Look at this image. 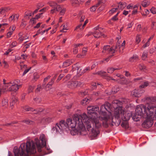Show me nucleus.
I'll use <instances>...</instances> for the list:
<instances>
[{"instance_id":"obj_17","label":"nucleus","mask_w":156,"mask_h":156,"mask_svg":"<svg viewBox=\"0 0 156 156\" xmlns=\"http://www.w3.org/2000/svg\"><path fill=\"white\" fill-rule=\"evenodd\" d=\"M67 86L72 89H75L76 87V81L69 82L67 83Z\"/></svg>"},{"instance_id":"obj_40","label":"nucleus","mask_w":156,"mask_h":156,"mask_svg":"<svg viewBox=\"0 0 156 156\" xmlns=\"http://www.w3.org/2000/svg\"><path fill=\"white\" fill-rule=\"evenodd\" d=\"M81 71V69L80 67L77 68V74L79 76L81 75L83 73V72Z\"/></svg>"},{"instance_id":"obj_57","label":"nucleus","mask_w":156,"mask_h":156,"mask_svg":"<svg viewBox=\"0 0 156 156\" xmlns=\"http://www.w3.org/2000/svg\"><path fill=\"white\" fill-rule=\"evenodd\" d=\"M64 76V75L63 74H61L59 76L57 80H56L57 82H58V81L60 80L62 77Z\"/></svg>"},{"instance_id":"obj_34","label":"nucleus","mask_w":156,"mask_h":156,"mask_svg":"<svg viewBox=\"0 0 156 156\" xmlns=\"http://www.w3.org/2000/svg\"><path fill=\"white\" fill-rule=\"evenodd\" d=\"M149 85V83L148 82H145L143 84H142L139 87L140 88H144Z\"/></svg>"},{"instance_id":"obj_23","label":"nucleus","mask_w":156,"mask_h":156,"mask_svg":"<svg viewBox=\"0 0 156 156\" xmlns=\"http://www.w3.org/2000/svg\"><path fill=\"white\" fill-rule=\"evenodd\" d=\"M40 139L41 141V144L43 146H45L46 145V140L45 136L44 135H41L40 137Z\"/></svg>"},{"instance_id":"obj_24","label":"nucleus","mask_w":156,"mask_h":156,"mask_svg":"<svg viewBox=\"0 0 156 156\" xmlns=\"http://www.w3.org/2000/svg\"><path fill=\"white\" fill-rule=\"evenodd\" d=\"M139 59V57L138 55L135 54L129 59V61L131 62H133L137 61Z\"/></svg>"},{"instance_id":"obj_18","label":"nucleus","mask_w":156,"mask_h":156,"mask_svg":"<svg viewBox=\"0 0 156 156\" xmlns=\"http://www.w3.org/2000/svg\"><path fill=\"white\" fill-rule=\"evenodd\" d=\"M10 10L9 7H2L0 9V14L5 16V13Z\"/></svg>"},{"instance_id":"obj_8","label":"nucleus","mask_w":156,"mask_h":156,"mask_svg":"<svg viewBox=\"0 0 156 156\" xmlns=\"http://www.w3.org/2000/svg\"><path fill=\"white\" fill-rule=\"evenodd\" d=\"M139 116L143 118H146V120L142 123V126L143 127L146 128H149L151 127L152 125L153 122V119L150 117H148L147 115L144 114L143 115L141 116L139 115Z\"/></svg>"},{"instance_id":"obj_45","label":"nucleus","mask_w":156,"mask_h":156,"mask_svg":"<svg viewBox=\"0 0 156 156\" xmlns=\"http://www.w3.org/2000/svg\"><path fill=\"white\" fill-rule=\"evenodd\" d=\"M22 21L20 26L21 27L24 28L26 25V22L23 20H22Z\"/></svg>"},{"instance_id":"obj_15","label":"nucleus","mask_w":156,"mask_h":156,"mask_svg":"<svg viewBox=\"0 0 156 156\" xmlns=\"http://www.w3.org/2000/svg\"><path fill=\"white\" fill-rule=\"evenodd\" d=\"M35 140L36 141V144L37 147L38 151L39 152H40L41 151V148L45 146L42 145V144H41L40 143V141L38 139H35Z\"/></svg>"},{"instance_id":"obj_10","label":"nucleus","mask_w":156,"mask_h":156,"mask_svg":"<svg viewBox=\"0 0 156 156\" xmlns=\"http://www.w3.org/2000/svg\"><path fill=\"white\" fill-rule=\"evenodd\" d=\"M49 5L53 7V9L51 11V13L52 14L57 13L60 11L62 9L61 6L58 5L55 2H50Z\"/></svg>"},{"instance_id":"obj_19","label":"nucleus","mask_w":156,"mask_h":156,"mask_svg":"<svg viewBox=\"0 0 156 156\" xmlns=\"http://www.w3.org/2000/svg\"><path fill=\"white\" fill-rule=\"evenodd\" d=\"M137 68L140 71L146 72L147 69L146 66L143 63L139 64L137 66Z\"/></svg>"},{"instance_id":"obj_42","label":"nucleus","mask_w":156,"mask_h":156,"mask_svg":"<svg viewBox=\"0 0 156 156\" xmlns=\"http://www.w3.org/2000/svg\"><path fill=\"white\" fill-rule=\"evenodd\" d=\"M87 51V47H84L82 49V54L83 55H85Z\"/></svg>"},{"instance_id":"obj_35","label":"nucleus","mask_w":156,"mask_h":156,"mask_svg":"<svg viewBox=\"0 0 156 156\" xmlns=\"http://www.w3.org/2000/svg\"><path fill=\"white\" fill-rule=\"evenodd\" d=\"M141 35L140 34H137L136 37V41L138 44L141 41Z\"/></svg>"},{"instance_id":"obj_9","label":"nucleus","mask_w":156,"mask_h":156,"mask_svg":"<svg viewBox=\"0 0 156 156\" xmlns=\"http://www.w3.org/2000/svg\"><path fill=\"white\" fill-rule=\"evenodd\" d=\"M18 80H17L7 83V84L10 86L8 89L9 91L16 92L18 90L19 87H21V85H18Z\"/></svg>"},{"instance_id":"obj_3","label":"nucleus","mask_w":156,"mask_h":156,"mask_svg":"<svg viewBox=\"0 0 156 156\" xmlns=\"http://www.w3.org/2000/svg\"><path fill=\"white\" fill-rule=\"evenodd\" d=\"M87 109L89 116V117H87V122H90L91 126H92L91 134L93 136L95 137L99 134V132L98 129L101 126L99 120L98 114L95 112L99 111V108L98 106H89Z\"/></svg>"},{"instance_id":"obj_50","label":"nucleus","mask_w":156,"mask_h":156,"mask_svg":"<svg viewBox=\"0 0 156 156\" xmlns=\"http://www.w3.org/2000/svg\"><path fill=\"white\" fill-rule=\"evenodd\" d=\"M151 12L153 14H155L156 13V9L154 7H152L150 9Z\"/></svg>"},{"instance_id":"obj_29","label":"nucleus","mask_w":156,"mask_h":156,"mask_svg":"<svg viewBox=\"0 0 156 156\" xmlns=\"http://www.w3.org/2000/svg\"><path fill=\"white\" fill-rule=\"evenodd\" d=\"M2 106L5 107H7L8 106V100L7 99H4L2 102Z\"/></svg>"},{"instance_id":"obj_55","label":"nucleus","mask_w":156,"mask_h":156,"mask_svg":"<svg viewBox=\"0 0 156 156\" xmlns=\"http://www.w3.org/2000/svg\"><path fill=\"white\" fill-rule=\"evenodd\" d=\"M112 55H110L108 57V58H107L105 59H104L103 60H102L101 61H100V63H103V62L105 61H106V62H108L110 58L112 57Z\"/></svg>"},{"instance_id":"obj_31","label":"nucleus","mask_w":156,"mask_h":156,"mask_svg":"<svg viewBox=\"0 0 156 156\" xmlns=\"http://www.w3.org/2000/svg\"><path fill=\"white\" fill-rule=\"evenodd\" d=\"M23 109L27 111H30L32 112H33L35 110V109H34L33 108L30 107L28 106H26L24 107Z\"/></svg>"},{"instance_id":"obj_51","label":"nucleus","mask_w":156,"mask_h":156,"mask_svg":"<svg viewBox=\"0 0 156 156\" xmlns=\"http://www.w3.org/2000/svg\"><path fill=\"white\" fill-rule=\"evenodd\" d=\"M42 59L44 61V63H47L48 60V59H47V58L46 56H45L44 55H43L42 56Z\"/></svg>"},{"instance_id":"obj_43","label":"nucleus","mask_w":156,"mask_h":156,"mask_svg":"<svg viewBox=\"0 0 156 156\" xmlns=\"http://www.w3.org/2000/svg\"><path fill=\"white\" fill-rule=\"evenodd\" d=\"M119 14V12H118L111 19V20L113 21H116L118 20V18L117 17L118 15Z\"/></svg>"},{"instance_id":"obj_22","label":"nucleus","mask_w":156,"mask_h":156,"mask_svg":"<svg viewBox=\"0 0 156 156\" xmlns=\"http://www.w3.org/2000/svg\"><path fill=\"white\" fill-rule=\"evenodd\" d=\"M7 83H6L4 86H3L0 89V96H1L2 93H4L5 91L8 90V89L7 88L9 86L7 85Z\"/></svg>"},{"instance_id":"obj_12","label":"nucleus","mask_w":156,"mask_h":156,"mask_svg":"<svg viewBox=\"0 0 156 156\" xmlns=\"http://www.w3.org/2000/svg\"><path fill=\"white\" fill-rule=\"evenodd\" d=\"M101 28H99L98 26L94 27V32L93 33V35L94 37L98 38L101 36H103L105 37V35L100 32Z\"/></svg>"},{"instance_id":"obj_30","label":"nucleus","mask_w":156,"mask_h":156,"mask_svg":"<svg viewBox=\"0 0 156 156\" xmlns=\"http://www.w3.org/2000/svg\"><path fill=\"white\" fill-rule=\"evenodd\" d=\"M138 6L136 5L134 6L133 9V10L132 11V14L133 15L136 14L137 12Z\"/></svg>"},{"instance_id":"obj_16","label":"nucleus","mask_w":156,"mask_h":156,"mask_svg":"<svg viewBox=\"0 0 156 156\" xmlns=\"http://www.w3.org/2000/svg\"><path fill=\"white\" fill-rule=\"evenodd\" d=\"M117 81L118 83L122 84H127L128 83L127 80L124 76H123V78H119L117 79Z\"/></svg>"},{"instance_id":"obj_52","label":"nucleus","mask_w":156,"mask_h":156,"mask_svg":"<svg viewBox=\"0 0 156 156\" xmlns=\"http://www.w3.org/2000/svg\"><path fill=\"white\" fill-rule=\"evenodd\" d=\"M117 9V8H112L109 11L110 13L111 14H113L114 12H116Z\"/></svg>"},{"instance_id":"obj_59","label":"nucleus","mask_w":156,"mask_h":156,"mask_svg":"<svg viewBox=\"0 0 156 156\" xmlns=\"http://www.w3.org/2000/svg\"><path fill=\"white\" fill-rule=\"evenodd\" d=\"M150 42L147 41V42L142 47H143L144 48H145L149 46L150 45Z\"/></svg>"},{"instance_id":"obj_56","label":"nucleus","mask_w":156,"mask_h":156,"mask_svg":"<svg viewBox=\"0 0 156 156\" xmlns=\"http://www.w3.org/2000/svg\"><path fill=\"white\" fill-rule=\"evenodd\" d=\"M124 73H125V75L126 77H129L130 76V73L129 72L127 71H123Z\"/></svg>"},{"instance_id":"obj_11","label":"nucleus","mask_w":156,"mask_h":156,"mask_svg":"<svg viewBox=\"0 0 156 156\" xmlns=\"http://www.w3.org/2000/svg\"><path fill=\"white\" fill-rule=\"evenodd\" d=\"M144 92V89H135L131 91V95L133 97L138 98L141 96Z\"/></svg>"},{"instance_id":"obj_47","label":"nucleus","mask_w":156,"mask_h":156,"mask_svg":"<svg viewBox=\"0 0 156 156\" xmlns=\"http://www.w3.org/2000/svg\"><path fill=\"white\" fill-rule=\"evenodd\" d=\"M71 2L73 5L75 4L78 5L79 1L78 0H71Z\"/></svg>"},{"instance_id":"obj_62","label":"nucleus","mask_w":156,"mask_h":156,"mask_svg":"<svg viewBox=\"0 0 156 156\" xmlns=\"http://www.w3.org/2000/svg\"><path fill=\"white\" fill-rule=\"evenodd\" d=\"M28 38V37H22V36H21L19 38V40L20 41H22L24 40V39H26L27 38Z\"/></svg>"},{"instance_id":"obj_27","label":"nucleus","mask_w":156,"mask_h":156,"mask_svg":"<svg viewBox=\"0 0 156 156\" xmlns=\"http://www.w3.org/2000/svg\"><path fill=\"white\" fill-rule=\"evenodd\" d=\"M18 100L17 99L15 98H12V101L10 104V107L11 108V109H13L14 105L17 102Z\"/></svg>"},{"instance_id":"obj_36","label":"nucleus","mask_w":156,"mask_h":156,"mask_svg":"<svg viewBox=\"0 0 156 156\" xmlns=\"http://www.w3.org/2000/svg\"><path fill=\"white\" fill-rule=\"evenodd\" d=\"M91 88L93 89H96L97 87L98 86L100 85V84L99 83H97L96 84V83L93 82L91 84Z\"/></svg>"},{"instance_id":"obj_32","label":"nucleus","mask_w":156,"mask_h":156,"mask_svg":"<svg viewBox=\"0 0 156 156\" xmlns=\"http://www.w3.org/2000/svg\"><path fill=\"white\" fill-rule=\"evenodd\" d=\"M32 14L31 11L29 10L25 12V17H28L29 18L30 16H31Z\"/></svg>"},{"instance_id":"obj_54","label":"nucleus","mask_w":156,"mask_h":156,"mask_svg":"<svg viewBox=\"0 0 156 156\" xmlns=\"http://www.w3.org/2000/svg\"><path fill=\"white\" fill-rule=\"evenodd\" d=\"M54 82V81L51 80V81L49 82L48 84L47 85L46 87H48L49 88L51 86Z\"/></svg>"},{"instance_id":"obj_28","label":"nucleus","mask_w":156,"mask_h":156,"mask_svg":"<svg viewBox=\"0 0 156 156\" xmlns=\"http://www.w3.org/2000/svg\"><path fill=\"white\" fill-rule=\"evenodd\" d=\"M147 51H144L142 54L141 58L142 60H146L147 56Z\"/></svg>"},{"instance_id":"obj_58","label":"nucleus","mask_w":156,"mask_h":156,"mask_svg":"<svg viewBox=\"0 0 156 156\" xmlns=\"http://www.w3.org/2000/svg\"><path fill=\"white\" fill-rule=\"evenodd\" d=\"M141 30V24H139L137 25L136 27V30L137 31L139 32Z\"/></svg>"},{"instance_id":"obj_5","label":"nucleus","mask_w":156,"mask_h":156,"mask_svg":"<svg viewBox=\"0 0 156 156\" xmlns=\"http://www.w3.org/2000/svg\"><path fill=\"white\" fill-rule=\"evenodd\" d=\"M102 105L99 112L100 116L98 117L99 120H100L102 123L103 126L107 128L108 125L111 124L112 118L113 116L111 112L108 111L110 104L109 103Z\"/></svg>"},{"instance_id":"obj_25","label":"nucleus","mask_w":156,"mask_h":156,"mask_svg":"<svg viewBox=\"0 0 156 156\" xmlns=\"http://www.w3.org/2000/svg\"><path fill=\"white\" fill-rule=\"evenodd\" d=\"M150 4V1L149 0H144L142 2V6L144 7H146L149 5Z\"/></svg>"},{"instance_id":"obj_20","label":"nucleus","mask_w":156,"mask_h":156,"mask_svg":"<svg viewBox=\"0 0 156 156\" xmlns=\"http://www.w3.org/2000/svg\"><path fill=\"white\" fill-rule=\"evenodd\" d=\"M78 17L80 22H83L85 18V15L84 12L82 11L79 12L78 14Z\"/></svg>"},{"instance_id":"obj_44","label":"nucleus","mask_w":156,"mask_h":156,"mask_svg":"<svg viewBox=\"0 0 156 156\" xmlns=\"http://www.w3.org/2000/svg\"><path fill=\"white\" fill-rule=\"evenodd\" d=\"M34 88V87L33 86H30L29 87L28 89V93H30L33 92V90Z\"/></svg>"},{"instance_id":"obj_2","label":"nucleus","mask_w":156,"mask_h":156,"mask_svg":"<svg viewBox=\"0 0 156 156\" xmlns=\"http://www.w3.org/2000/svg\"><path fill=\"white\" fill-rule=\"evenodd\" d=\"M122 102L117 100L112 101V105L114 108V116L112 118L111 125L112 126H119L121 123V116L122 120L126 121L129 120L131 115L130 113L125 112V108L120 106Z\"/></svg>"},{"instance_id":"obj_38","label":"nucleus","mask_w":156,"mask_h":156,"mask_svg":"<svg viewBox=\"0 0 156 156\" xmlns=\"http://www.w3.org/2000/svg\"><path fill=\"white\" fill-rule=\"evenodd\" d=\"M34 100L37 104H39L40 103L41 101V98L37 97L34 98Z\"/></svg>"},{"instance_id":"obj_48","label":"nucleus","mask_w":156,"mask_h":156,"mask_svg":"<svg viewBox=\"0 0 156 156\" xmlns=\"http://www.w3.org/2000/svg\"><path fill=\"white\" fill-rule=\"evenodd\" d=\"M76 87H80L83 85V83L80 81H76Z\"/></svg>"},{"instance_id":"obj_53","label":"nucleus","mask_w":156,"mask_h":156,"mask_svg":"<svg viewBox=\"0 0 156 156\" xmlns=\"http://www.w3.org/2000/svg\"><path fill=\"white\" fill-rule=\"evenodd\" d=\"M39 77V76L38 74L36 73L34 74V78L35 81H36Z\"/></svg>"},{"instance_id":"obj_63","label":"nucleus","mask_w":156,"mask_h":156,"mask_svg":"<svg viewBox=\"0 0 156 156\" xmlns=\"http://www.w3.org/2000/svg\"><path fill=\"white\" fill-rule=\"evenodd\" d=\"M30 69H31V67H30V68L26 69L24 71L23 74L22 76H23L25 74H26L30 70Z\"/></svg>"},{"instance_id":"obj_46","label":"nucleus","mask_w":156,"mask_h":156,"mask_svg":"<svg viewBox=\"0 0 156 156\" xmlns=\"http://www.w3.org/2000/svg\"><path fill=\"white\" fill-rule=\"evenodd\" d=\"M60 12V15L61 16L63 15L66 11V9L65 8H62Z\"/></svg>"},{"instance_id":"obj_41","label":"nucleus","mask_w":156,"mask_h":156,"mask_svg":"<svg viewBox=\"0 0 156 156\" xmlns=\"http://www.w3.org/2000/svg\"><path fill=\"white\" fill-rule=\"evenodd\" d=\"M126 6L125 3H119L118 5V7L120 9H122Z\"/></svg>"},{"instance_id":"obj_13","label":"nucleus","mask_w":156,"mask_h":156,"mask_svg":"<svg viewBox=\"0 0 156 156\" xmlns=\"http://www.w3.org/2000/svg\"><path fill=\"white\" fill-rule=\"evenodd\" d=\"M142 100L146 103L145 105H144V106L147 104L148 105H153L151 104L156 102V96L147 97L143 99Z\"/></svg>"},{"instance_id":"obj_26","label":"nucleus","mask_w":156,"mask_h":156,"mask_svg":"<svg viewBox=\"0 0 156 156\" xmlns=\"http://www.w3.org/2000/svg\"><path fill=\"white\" fill-rule=\"evenodd\" d=\"M72 62L70 60H68L66 61L63 64V66L64 67H66L71 64Z\"/></svg>"},{"instance_id":"obj_64","label":"nucleus","mask_w":156,"mask_h":156,"mask_svg":"<svg viewBox=\"0 0 156 156\" xmlns=\"http://www.w3.org/2000/svg\"><path fill=\"white\" fill-rule=\"evenodd\" d=\"M44 5L42 4V3H39L37 4V8L38 9H40Z\"/></svg>"},{"instance_id":"obj_37","label":"nucleus","mask_w":156,"mask_h":156,"mask_svg":"<svg viewBox=\"0 0 156 156\" xmlns=\"http://www.w3.org/2000/svg\"><path fill=\"white\" fill-rule=\"evenodd\" d=\"M23 122H24L27 124L30 125H33L34 123V122L33 121L29 119L24 120L23 121Z\"/></svg>"},{"instance_id":"obj_21","label":"nucleus","mask_w":156,"mask_h":156,"mask_svg":"<svg viewBox=\"0 0 156 156\" xmlns=\"http://www.w3.org/2000/svg\"><path fill=\"white\" fill-rule=\"evenodd\" d=\"M88 20L87 19L85 21L83 25H82L81 24H80L78 25L75 28V30H77L79 29L80 30H83L86 24L88 23Z\"/></svg>"},{"instance_id":"obj_6","label":"nucleus","mask_w":156,"mask_h":156,"mask_svg":"<svg viewBox=\"0 0 156 156\" xmlns=\"http://www.w3.org/2000/svg\"><path fill=\"white\" fill-rule=\"evenodd\" d=\"M136 111L138 115H145L150 117L152 119L154 118L156 120V107L154 105H147L145 106L141 104L137 105Z\"/></svg>"},{"instance_id":"obj_1","label":"nucleus","mask_w":156,"mask_h":156,"mask_svg":"<svg viewBox=\"0 0 156 156\" xmlns=\"http://www.w3.org/2000/svg\"><path fill=\"white\" fill-rule=\"evenodd\" d=\"M87 116L85 113L81 115L76 114L74 115L73 119H68L66 122L65 121L62 120L59 123H57L55 128L56 131L60 133L69 126L71 128H74L77 124V129L78 132L81 135L85 134H82V132L86 131V128L83 123H85L88 131L91 130L92 126L90 122H87Z\"/></svg>"},{"instance_id":"obj_61","label":"nucleus","mask_w":156,"mask_h":156,"mask_svg":"<svg viewBox=\"0 0 156 156\" xmlns=\"http://www.w3.org/2000/svg\"><path fill=\"white\" fill-rule=\"evenodd\" d=\"M13 32L11 30L10 31L7 33V36L8 37H11V35L12 34Z\"/></svg>"},{"instance_id":"obj_39","label":"nucleus","mask_w":156,"mask_h":156,"mask_svg":"<svg viewBox=\"0 0 156 156\" xmlns=\"http://www.w3.org/2000/svg\"><path fill=\"white\" fill-rule=\"evenodd\" d=\"M136 111V115L135 116L134 115L133 117V120L135 121H138L140 120V118L139 117H137L136 116V115H138L137 114ZM138 116H139L138 115Z\"/></svg>"},{"instance_id":"obj_14","label":"nucleus","mask_w":156,"mask_h":156,"mask_svg":"<svg viewBox=\"0 0 156 156\" xmlns=\"http://www.w3.org/2000/svg\"><path fill=\"white\" fill-rule=\"evenodd\" d=\"M105 0H100L98 2V3L96 5L93 6L92 7L90 8V10L91 12H94L97 9V7H98L99 5H102V3H105Z\"/></svg>"},{"instance_id":"obj_7","label":"nucleus","mask_w":156,"mask_h":156,"mask_svg":"<svg viewBox=\"0 0 156 156\" xmlns=\"http://www.w3.org/2000/svg\"><path fill=\"white\" fill-rule=\"evenodd\" d=\"M120 43V41L119 42L118 41V42L116 43V46H112L111 48H110V46L109 45L105 46L103 48L102 52L106 54H110L115 53L116 51V49L119 46V44Z\"/></svg>"},{"instance_id":"obj_60","label":"nucleus","mask_w":156,"mask_h":156,"mask_svg":"<svg viewBox=\"0 0 156 156\" xmlns=\"http://www.w3.org/2000/svg\"><path fill=\"white\" fill-rule=\"evenodd\" d=\"M43 111V109L42 108H39L38 109H35V111H36V112L34 113L37 114L39 112H42Z\"/></svg>"},{"instance_id":"obj_49","label":"nucleus","mask_w":156,"mask_h":156,"mask_svg":"<svg viewBox=\"0 0 156 156\" xmlns=\"http://www.w3.org/2000/svg\"><path fill=\"white\" fill-rule=\"evenodd\" d=\"M156 50V48L155 47H154L150 49L149 52L151 54H153L155 51Z\"/></svg>"},{"instance_id":"obj_4","label":"nucleus","mask_w":156,"mask_h":156,"mask_svg":"<svg viewBox=\"0 0 156 156\" xmlns=\"http://www.w3.org/2000/svg\"><path fill=\"white\" fill-rule=\"evenodd\" d=\"M14 156H28V154H34L36 152L35 144L33 141L21 144L18 149L15 147L13 150ZM8 156H12L9 151Z\"/></svg>"},{"instance_id":"obj_33","label":"nucleus","mask_w":156,"mask_h":156,"mask_svg":"<svg viewBox=\"0 0 156 156\" xmlns=\"http://www.w3.org/2000/svg\"><path fill=\"white\" fill-rule=\"evenodd\" d=\"M119 69L118 68H109L107 69L108 73H112L115 70Z\"/></svg>"}]
</instances>
